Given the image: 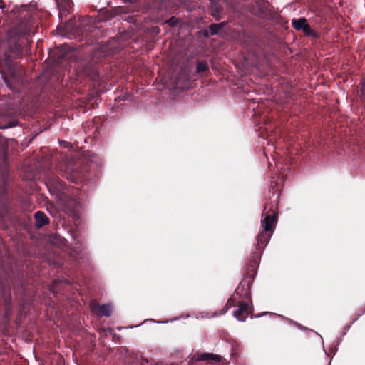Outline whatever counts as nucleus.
Returning <instances> with one entry per match:
<instances>
[{"instance_id":"obj_1","label":"nucleus","mask_w":365,"mask_h":365,"mask_svg":"<svg viewBox=\"0 0 365 365\" xmlns=\"http://www.w3.org/2000/svg\"><path fill=\"white\" fill-rule=\"evenodd\" d=\"M278 220L277 207L276 205H264L262 214L261 225L262 230L259 232L257 237V243L255 245L256 251L253 252L243 276V279L239 286L235 289L234 296L242 298L245 302H250L252 304L250 287L257 274V269L259 263V258L264 248L268 244L273 232L275 229Z\"/></svg>"},{"instance_id":"obj_2","label":"nucleus","mask_w":365,"mask_h":365,"mask_svg":"<svg viewBox=\"0 0 365 365\" xmlns=\"http://www.w3.org/2000/svg\"><path fill=\"white\" fill-rule=\"evenodd\" d=\"M17 19L15 26L8 32L6 41L0 45V50L3 46L7 48L4 52L6 61L21 56L23 48L29 43V38L36 27L33 14L26 5L21 6Z\"/></svg>"},{"instance_id":"obj_3","label":"nucleus","mask_w":365,"mask_h":365,"mask_svg":"<svg viewBox=\"0 0 365 365\" xmlns=\"http://www.w3.org/2000/svg\"><path fill=\"white\" fill-rule=\"evenodd\" d=\"M9 180V165L6 155H4L0 165V221L5 228L8 227L6 222L14 219L17 211V203L21 198L10 190L8 186Z\"/></svg>"},{"instance_id":"obj_4","label":"nucleus","mask_w":365,"mask_h":365,"mask_svg":"<svg viewBox=\"0 0 365 365\" xmlns=\"http://www.w3.org/2000/svg\"><path fill=\"white\" fill-rule=\"evenodd\" d=\"M61 172L63 177L76 184L89 179L87 166L80 163H65L61 165Z\"/></svg>"},{"instance_id":"obj_5","label":"nucleus","mask_w":365,"mask_h":365,"mask_svg":"<svg viewBox=\"0 0 365 365\" xmlns=\"http://www.w3.org/2000/svg\"><path fill=\"white\" fill-rule=\"evenodd\" d=\"M83 22V17H79L78 19L76 18L71 19L63 26L58 27L56 32L61 36H68L69 38L71 36L74 38L82 36L86 30Z\"/></svg>"},{"instance_id":"obj_6","label":"nucleus","mask_w":365,"mask_h":365,"mask_svg":"<svg viewBox=\"0 0 365 365\" xmlns=\"http://www.w3.org/2000/svg\"><path fill=\"white\" fill-rule=\"evenodd\" d=\"M45 184L48 189L50 193L56 195L57 198L62 199V194H65L67 190L65 182L59 178V177L51 175L48 176Z\"/></svg>"},{"instance_id":"obj_7","label":"nucleus","mask_w":365,"mask_h":365,"mask_svg":"<svg viewBox=\"0 0 365 365\" xmlns=\"http://www.w3.org/2000/svg\"><path fill=\"white\" fill-rule=\"evenodd\" d=\"M242 45L247 51L256 58L258 57L260 51L257 37L250 33H245L242 36Z\"/></svg>"},{"instance_id":"obj_8","label":"nucleus","mask_w":365,"mask_h":365,"mask_svg":"<svg viewBox=\"0 0 365 365\" xmlns=\"http://www.w3.org/2000/svg\"><path fill=\"white\" fill-rule=\"evenodd\" d=\"M252 303L240 300L238 302V309L233 312V316L239 321L245 322L249 314H252Z\"/></svg>"},{"instance_id":"obj_9","label":"nucleus","mask_w":365,"mask_h":365,"mask_svg":"<svg viewBox=\"0 0 365 365\" xmlns=\"http://www.w3.org/2000/svg\"><path fill=\"white\" fill-rule=\"evenodd\" d=\"M225 0H211L210 14L216 20L219 21L222 18L224 11Z\"/></svg>"},{"instance_id":"obj_10","label":"nucleus","mask_w":365,"mask_h":365,"mask_svg":"<svg viewBox=\"0 0 365 365\" xmlns=\"http://www.w3.org/2000/svg\"><path fill=\"white\" fill-rule=\"evenodd\" d=\"M91 309L93 313L99 316L110 317L112 314V308L109 304L100 305L97 302H92Z\"/></svg>"},{"instance_id":"obj_11","label":"nucleus","mask_w":365,"mask_h":365,"mask_svg":"<svg viewBox=\"0 0 365 365\" xmlns=\"http://www.w3.org/2000/svg\"><path fill=\"white\" fill-rule=\"evenodd\" d=\"M83 76L88 77L92 81H97L98 79V71L96 64L88 63L83 66L79 71Z\"/></svg>"},{"instance_id":"obj_12","label":"nucleus","mask_w":365,"mask_h":365,"mask_svg":"<svg viewBox=\"0 0 365 365\" xmlns=\"http://www.w3.org/2000/svg\"><path fill=\"white\" fill-rule=\"evenodd\" d=\"M61 196L62 199L58 198L61 205L65 208V210L67 212H73L77 205L76 200L74 198L69 196L67 192H66L65 194H62Z\"/></svg>"},{"instance_id":"obj_13","label":"nucleus","mask_w":365,"mask_h":365,"mask_svg":"<svg viewBox=\"0 0 365 365\" xmlns=\"http://www.w3.org/2000/svg\"><path fill=\"white\" fill-rule=\"evenodd\" d=\"M35 226L37 228H41L49 224L50 220L46 215L42 211H37L34 214Z\"/></svg>"},{"instance_id":"obj_14","label":"nucleus","mask_w":365,"mask_h":365,"mask_svg":"<svg viewBox=\"0 0 365 365\" xmlns=\"http://www.w3.org/2000/svg\"><path fill=\"white\" fill-rule=\"evenodd\" d=\"M4 318L6 322H9L10 320V317L12 313L10 295L5 296L4 299Z\"/></svg>"},{"instance_id":"obj_15","label":"nucleus","mask_w":365,"mask_h":365,"mask_svg":"<svg viewBox=\"0 0 365 365\" xmlns=\"http://www.w3.org/2000/svg\"><path fill=\"white\" fill-rule=\"evenodd\" d=\"M197 360L198 361H209L213 360L216 362H220L222 361V356L217 354H214L212 353H202L198 354Z\"/></svg>"},{"instance_id":"obj_16","label":"nucleus","mask_w":365,"mask_h":365,"mask_svg":"<svg viewBox=\"0 0 365 365\" xmlns=\"http://www.w3.org/2000/svg\"><path fill=\"white\" fill-rule=\"evenodd\" d=\"M307 23V20L304 17L292 20V26L297 31H301Z\"/></svg>"},{"instance_id":"obj_17","label":"nucleus","mask_w":365,"mask_h":365,"mask_svg":"<svg viewBox=\"0 0 365 365\" xmlns=\"http://www.w3.org/2000/svg\"><path fill=\"white\" fill-rule=\"evenodd\" d=\"M302 31H303L304 35L306 36H309L315 39L319 38V34L314 29H312L308 23L306 24Z\"/></svg>"},{"instance_id":"obj_18","label":"nucleus","mask_w":365,"mask_h":365,"mask_svg":"<svg viewBox=\"0 0 365 365\" xmlns=\"http://www.w3.org/2000/svg\"><path fill=\"white\" fill-rule=\"evenodd\" d=\"M236 302L237 299L234 295H232L227 301L224 307L220 310V314L222 315L225 314L232 307L235 306Z\"/></svg>"},{"instance_id":"obj_19","label":"nucleus","mask_w":365,"mask_h":365,"mask_svg":"<svg viewBox=\"0 0 365 365\" xmlns=\"http://www.w3.org/2000/svg\"><path fill=\"white\" fill-rule=\"evenodd\" d=\"M59 286L60 282L58 281H53V283L49 287L50 292H52L54 295H56L61 292Z\"/></svg>"},{"instance_id":"obj_20","label":"nucleus","mask_w":365,"mask_h":365,"mask_svg":"<svg viewBox=\"0 0 365 365\" xmlns=\"http://www.w3.org/2000/svg\"><path fill=\"white\" fill-rule=\"evenodd\" d=\"M208 70V66L205 61H199L197 63V72L202 73Z\"/></svg>"},{"instance_id":"obj_21","label":"nucleus","mask_w":365,"mask_h":365,"mask_svg":"<svg viewBox=\"0 0 365 365\" xmlns=\"http://www.w3.org/2000/svg\"><path fill=\"white\" fill-rule=\"evenodd\" d=\"M210 34L211 36L217 35L220 31V28L217 25V24H211L209 26Z\"/></svg>"},{"instance_id":"obj_22","label":"nucleus","mask_w":365,"mask_h":365,"mask_svg":"<svg viewBox=\"0 0 365 365\" xmlns=\"http://www.w3.org/2000/svg\"><path fill=\"white\" fill-rule=\"evenodd\" d=\"M180 22L179 19L172 16L169 19L166 20L165 23L170 26H176Z\"/></svg>"},{"instance_id":"obj_23","label":"nucleus","mask_w":365,"mask_h":365,"mask_svg":"<svg viewBox=\"0 0 365 365\" xmlns=\"http://www.w3.org/2000/svg\"><path fill=\"white\" fill-rule=\"evenodd\" d=\"M107 332L113 336V341H117L120 339V336L114 332L113 329L112 328H108L107 329Z\"/></svg>"},{"instance_id":"obj_24","label":"nucleus","mask_w":365,"mask_h":365,"mask_svg":"<svg viewBox=\"0 0 365 365\" xmlns=\"http://www.w3.org/2000/svg\"><path fill=\"white\" fill-rule=\"evenodd\" d=\"M7 11L6 5L3 0H0V15Z\"/></svg>"},{"instance_id":"obj_25","label":"nucleus","mask_w":365,"mask_h":365,"mask_svg":"<svg viewBox=\"0 0 365 365\" xmlns=\"http://www.w3.org/2000/svg\"><path fill=\"white\" fill-rule=\"evenodd\" d=\"M228 24V21H222V22H220V24H217V25L218 26V27L220 28V29L221 30L222 29H223L227 24Z\"/></svg>"},{"instance_id":"obj_26","label":"nucleus","mask_w":365,"mask_h":365,"mask_svg":"<svg viewBox=\"0 0 365 365\" xmlns=\"http://www.w3.org/2000/svg\"><path fill=\"white\" fill-rule=\"evenodd\" d=\"M15 125H16V121H11L7 125L4 126V128H11V127H14Z\"/></svg>"},{"instance_id":"obj_27","label":"nucleus","mask_w":365,"mask_h":365,"mask_svg":"<svg viewBox=\"0 0 365 365\" xmlns=\"http://www.w3.org/2000/svg\"><path fill=\"white\" fill-rule=\"evenodd\" d=\"M126 20L128 21L129 22H135V19L134 17V16H128V18H126Z\"/></svg>"},{"instance_id":"obj_28","label":"nucleus","mask_w":365,"mask_h":365,"mask_svg":"<svg viewBox=\"0 0 365 365\" xmlns=\"http://www.w3.org/2000/svg\"><path fill=\"white\" fill-rule=\"evenodd\" d=\"M203 36L205 37V38H208L210 36H211L210 34V31H207V30H205L203 31Z\"/></svg>"},{"instance_id":"obj_29","label":"nucleus","mask_w":365,"mask_h":365,"mask_svg":"<svg viewBox=\"0 0 365 365\" xmlns=\"http://www.w3.org/2000/svg\"><path fill=\"white\" fill-rule=\"evenodd\" d=\"M180 4H186L188 1L187 0H179Z\"/></svg>"},{"instance_id":"obj_30","label":"nucleus","mask_w":365,"mask_h":365,"mask_svg":"<svg viewBox=\"0 0 365 365\" xmlns=\"http://www.w3.org/2000/svg\"><path fill=\"white\" fill-rule=\"evenodd\" d=\"M58 3L63 2V3H67L68 0H56Z\"/></svg>"},{"instance_id":"obj_31","label":"nucleus","mask_w":365,"mask_h":365,"mask_svg":"<svg viewBox=\"0 0 365 365\" xmlns=\"http://www.w3.org/2000/svg\"><path fill=\"white\" fill-rule=\"evenodd\" d=\"M126 2H129V3H134L137 0H124Z\"/></svg>"},{"instance_id":"obj_32","label":"nucleus","mask_w":365,"mask_h":365,"mask_svg":"<svg viewBox=\"0 0 365 365\" xmlns=\"http://www.w3.org/2000/svg\"><path fill=\"white\" fill-rule=\"evenodd\" d=\"M3 78H4V81H5V83L8 85V79H7V78L4 76V77H3Z\"/></svg>"}]
</instances>
